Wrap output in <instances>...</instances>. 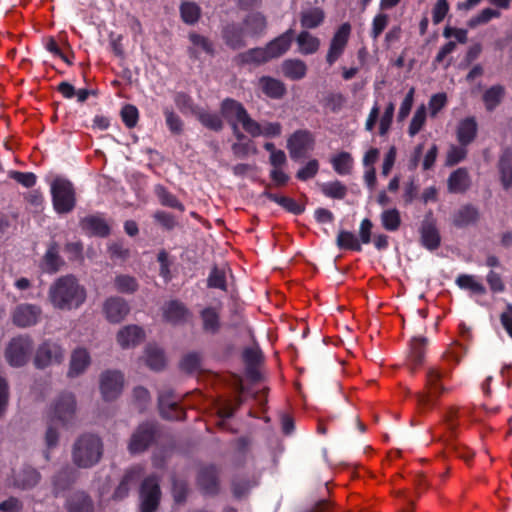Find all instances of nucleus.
Masks as SVG:
<instances>
[{
    "label": "nucleus",
    "mask_w": 512,
    "mask_h": 512,
    "mask_svg": "<svg viewBox=\"0 0 512 512\" xmlns=\"http://www.w3.org/2000/svg\"><path fill=\"white\" fill-rule=\"evenodd\" d=\"M48 298L54 308L72 310L80 307L86 300V290L78 279L67 274L57 278L50 286Z\"/></svg>",
    "instance_id": "nucleus-1"
},
{
    "label": "nucleus",
    "mask_w": 512,
    "mask_h": 512,
    "mask_svg": "<svg viewBox=\"0 0 512 512\" xmlns=\"http://www.w3.org/2000/svg\"><path fill=\"white\" fill-rule=\"evenodd\" d=\"M71 455L76 467L82 469L91 468L98 464L102 458L103 442L95 434H82L74 442Z\"/></svg>",
    "instance_id": "nucleus-2"
},
{
    "label": "nucleus",
    "mask_w": 512,
    "mask_h": 512,
    "mask_svg": "<svg viewBox=\"0 0 512 512\" xmlns=\"http://www.w3.org/2000/svg\"><path fill=\"white\" fill-rule=\"evenodd\" d=\"M451 369L440 366L431 367L426 373V391L415 393L417 405L422 410H430L436 405L437 398L446 391V388L440 382L442 379L449 377Z\"/></svg>",
    "instance_id": "nucleus-3"
},
{
    "label": "nucleus",
    "mask_w": 512,
    "mask_h": 512,
    "mask_svg": "<svg viewBox=\"0 0 512 512\" xmlns=\"http://www.w3.org/2000/svg\"><path fill=\"white\" fill-rule=\"evenodd\" d=\"M482 0H465L456 4L458 11H470L481 3ZM492 7H486L479 11L476 15L472 16L467 21V26L470 29H475L478 26L488 24L493 19H499L502 16L501 10H509L511 8L512 0H487Z\"/></svg>",
    "instance_id": "nucleus-4"
},
{
    "label": "nucleus",
    "mask_w": 512,
    "mask_h": 512,
    "mask_svg": "<svg viewBox=\"0 0 512 512\" xmlns=\"http://www.w3.org/2000/svg\"><path fill=\"white\" fill-rule=\"evenodd\" d=\"M50 193L57 214H68L76 207V190L69 179L56 176L50 183Z\"/></svg>",
    "instance_id": "nucleus-5"
},
{
    "label": "nucleus",
    "mask_w": 512,
    "mask_h": 512,
    "mask_svg": "<svg viewBox=\"0 0 512 512\" xmlns=\"http://www.w3.org/2000/svg\"><path fill=\"white\" fill-rule=\"evenodd\" d=\"M220 114L230 126L241 124L244 131L248 134L259 133V123L250 117L241 102L233 98L227 97L222 100L220 103Z\"/></svg>",
    "instance_id": "nucleus-6"
},
{
    "label": "nucleus",
    "mask_w": 512,
    "mask_h": 512,
    "mask_svg": "<svg viewBox=\"0 0 512 512\" xmlns=\"http://www.w3.org/2000/svg\"><path fill=\"white\" fill-rule=\"evenodd\" d=\"M76 418V399L72 393H61L53 400L48 409V420L52 424H59L68 428Z\"/></svg>",
    "instance_id": "nucleus-7"
},
{
    "label": "nucleus",
    "mask_w": 512,
    "mask_h": 512,
    "mask_svg": "<svg viewBox=\"0 0 512 512\" xmlns=\"http://www.w3.org/2000/svg\"><path fill=\"white\" fill-rule=\"evenodd\" d=\"M33 348L34 343L29 335H18L9 341L4 353L5 359L11 367H23L30 360Z\"/></svg>",
    "instance_id": "nucleus-8"
},
{
    "label": "nucleus",
    "mask_w": 512,
    "mask_h": 512,
    "mask_svg": "<svg viewBox=\"0 0 512 512\" xmlns=\"http://www.w3.org/2000/svg\"><path fill=\"white\" fill-rule=\"evenodd\" d=\"M65 359V349L54 340L43 341L36 349L33 364L37 369H45L61 364Z\"/></svg>",
    "instance_id": "nucleus-9"
},
{
    "label": "nucleus",
    "mask_w": 512,
    "mask_h": 512,
    "mask_svg": "<svg viewBox=\"0 0 512 512\" xmlns=\"http://www.w3.org/2000/svg\"><path fill=\"white\" fill-rule=\"evenodd\" d=\"M157 436V427L153 422H143L138 425L132 433L128 451L132 455L140 454L146 451L155 441Z\"/></svg>",
    "instance_id": "nucleus-10"
},
{
    "label": "nucleus",
    "mask_w": 512,
    "mask_h": 512,
    "mask_svg": "<svg viewBox=\"0 0 512 512\" xmlns=\"http://www.w3.org/2000/svg\"><path fill=\"white\" fill-rule=\"evenodd\" d=\"M161 498L159 480L155 475L146 477L140 486L141 512H156Z\"/></svg>",
    "instance_id": "nucleus-11"
},
{
    "label": "nucleus",
    "mask_w": 512,
    "mask_h": 512,
    "mask_svg": "<svg viewBox=\"0 0 512 512\" xmlns=\"http://www.w3.org/2000/svg\"><path fill=\"white\" fill-rule=\"evenodd\" d=\"M200 492L205 496H216L220 492L219 469L211 464L200 468L196 477Z\"/></svg>",
    "instance_id": "nucleus-12"
},
{
    "label": "nucleus",
    "mask_w": 512,
    "mask_h": 512,
    "mask_svg": "<svg viewBox=\"0 0 512 512\" xmlns=\"http://www.w3.org/2000/svg\"><path fill=\"white\" fill-rule=\"evenodd\" d=\"M124 376L119 371L107 370L101 374L100 390L104 400H115L122 392Z\"/></svg>",
    "instance_id": "nucleus-13"
},
{
    "label": "nucleus",
    "mask_w": 512,
    "mask_h": 512,
    "mask_svg": "<svg viewBox=\"0 0 512 512\" xmlns=\"http://www.w3.org/2000/svg\"><path fill=\"white\" fill-rule=\"evenodd\" d=\"M314 144L313 134L306 129L296 130L287 140V149L292 159L305 156Z\"/></svg>",
    "instance_id": "nucleus-14"
},
{
    "label": "nucleus",
    "mask_w": 512,
    "mask_h": 512,
    "mask_svg": "<svg viewBox=\"0 0 512 512\" xmlns=\"http://www.w3.org/2000/svg\"><path fill=\"white\" fill-rule=\"evenodd\" d=\"M42 309L40 306L30 303L19 304L12 312V322L20 328H27L38 323Z\"/></svg>",
    "instance_id": "nucleus-15"
},
{
    "label": "nucleus",
    "mask_w": 512,
    "mask_h": 512,
    "mask_svg": "<svg viewBox=\"0 0 512 512\" xmlns=\"http://www.w3.org/2000/svg\"><path fill=\"white\" fill-rule=\"evenodd\" d=\"M158 408L162 418L167 420H184L186 413L179 406L172 390L162 391L158 396Z\"/></svg>",
    "instance_id": "nucleus-16"
},
{
    "label": "nucleus",
    "mask_w": 512,
    "mask_h": 512,
    "mask_svg": "<svg viewBox=\"0 0 512 512\" xmlns=\"http://www.w3.org/2000/svg\"><path fill=\"white\" fill-rule=\"evenodd\" d=\"M65 266V260L60 255L59 244L52 240L42 256L39 268L46 274H56Z\"/></svg>",
    "instance_id": "nucleus-17"
},
{
    "label": "nucleus",
    "mask_w": 512,
    "mask_h": 512,
    "mask_svg": "<svg viewBox=\"0 0 512 512\" xmlns=\"http://www.w3.org/2000/svg\"><path fill=\"white\" fill-rule=\"evenodd\" d=\"M130 312L128 302L119 296H112L105 300L103 313L110 323H120Z\"/></svg>",
    "instance_id": "nucleus-18"
},
{
    "label": "nucleus",
    "mask_w": 512,
    "mask_h": 512,
    "mask_svg": "<svg viewBox=\"0 0 512 512\" xmlns=\"http://www.w3.org/2000/svg\"><path fill=\"white\" fill-rule=\"evenodd\" d=\"M79 226L90 237L106 238L111 233V227L100 215H88L80 219Z\"/></svg>",
    "instance_id": "nucleus-19"
},
{
    "label": "nucleus",
    "mask_w": 512,
    "mask_h": 512,
    "mask_svg": "<svg viewBox=\"0 0 512 512\" xmlns=\"http://www.w3.org/2000/svg\"><path fill=\"white\" fill-rule=\"evenodd\" d=\"M221 36L225 45L232 50H239L247 45L244 28L239 23L230 22L225 24L222 27Z\"/></svg>",
    "instance_id": "nucleus-20"
},
{
    "label": "nucleus",
    "mask_w": 512,
    "mask_h": 512,
    "mask_svg": "<svg viewBox=\"0 0 512 512\" xmlns=\"http://www.w3.org/2000/svg\"><path fill=\"white\" fill-rule=\"evenodd\" d=\"M421 244L426 249L433 251L439 248L441 244L440 233L436 223L432 218H425L420 227Z\"/></svg>",
    "instance_id": "nucleus-21"
},
{
    "label": "nucleus",
    "mask_w": 512,
    "mask_h": 512,
    "mask_svg": "<svg viewBox=\"0 0 512 512\" xmlns=\"http://www.w3.org/2000/svg\"><path fill=\"white\" fill-rule=\"evenodd\" d=\"M79 477L78 470L70 465L62 467L53 477V490L55 495L69 490Z\"/></svg>",
    "instance_id": "nucleus-22"
},
{
    "label": "nucleus",
    "mask_w": 512,
    "mask_h": 512,
    "mask_svg": "<svg viewBox=\"0 0 512 512\" xmlns=\"http://www.w3.org/2000/svg\"><path fill=\"white\" fill-rule=\"evenodd\" d=\"M294 39V30L288 29L278 37L268 42L265 46L270 60L284 55L291 47Z\"/></svg>",
    "instance_id": "nucleus-23"
},
{
    "label": "nucleus",
    "mask_w": 512,
    "mask_h": 512,
    "mask_svg": "<svg viewBox=\"0 0 512 512\" xmlns=\"http://www.w3.org/2000/svg\"><path fill=\"white\" fill-rule=\"evenodd\" d=\"M91 358L85 348H76L72 351L67 376L76 378L83 374L90 365Z\"/></svg>",
    "instance_id": "nucleus-24"
},
{
    "label": "nucleus",
    "mask_w": 512,
    "mask_h": 512,
    "mask_svg": "<svg viewBox=\"0 0 512 512\" xmlns=\"http://www.w3.org/2000/svg\"><path fill=\"white\" fill-rule=\"evenodd\" d=\"M144 338L145 332L138 325H127L117 333V342L124 349L140 344Z\"/></svg>",
    "instance_id": "nucleus-25"
},
{
    "label": "nucleus",
    "mask_w": 512,
    "mask_h": 512,
    "mask_svg": "<svg viewBox=\"0 0 512 512\" xmlns=\"http://www.w3.org/2000/svg\"><path fill=\"white\" fill-rule=\"evenodd\" d=\"M480 213L472 204L461 206L452 216V224L457 228H465L478 222Z\"/></svg>",
    "instance_id": "nucleus-26"
},
{
    "label": "nucleus",
    "mask_w": 512,
    "mask_h": 512,
    "mask_svg": "<svg viewBox=\"0 0 512 512\" xmlns=\"http://www.w3.org/2000/svg\"><path fill=\"white\" fill-rule=\"evenodd\" d=\"M242 26L246 36L259 37L267 28V20L261 12H252L244 17Z\"/></svg>",
    "instance_id": "nucleus-27"
},
{
    "label": "nucleus",
    "mask_w": 512,
    "mask_h": 512,
    "mask_svg": "<svg viewBox=\"0 0 512 512\" xmlns=\"http://www.w3.org/2000/svg\"><path fill=\"white\" fill-rule=\"evenodd\" d=\"M259 87L265 96L276 100L283 98L287 92L285 84L271 76L260 77Z\"/></svg>",
    "instance_id": "nucleus-28"
},
{
    "label": "nucleus",
    "mask_w": 512,
    "mask_h": 512,
    "mask_svg": "<svg viewBox=\"0 0 512 512\" xmlns=\"http://www.w3.org/2000/svg\"><path fill=\"white\" fill-rule=\"evenodd\" d=\"M471 184L470 176L466 168H458L453 171L447 180V187L450 193H464Z\"/></svg>",
    "instance_id": "nucleus-29"
},
{
    "label": "nucleus",
    "mask_w": 512,
    "mask_h": 512,
    "mask_svg": "<svg viewBox=\"0 0 512 512\" xmlns=\"http://www.w3.org/2000/svg\"><path fill=\"white\" fill-rule=\"evenodd\" d=\"M67 512H94V505L91 497L85 492L73 493L66 502Z\"/></svg>",
    "instance_id": "nucleus-30"
},
{
    "label": "nucleus",
    "mask_w": 512,
    "mask_h": 512,
    "mask_svg": "<svg viewBox=\"0 0 512 512\" xmlns=\"http://www.w3.org/2000/svg\"><path fill=\"white\" fill-rule=\"evenodd\" d=\"M235 61L238 65H260L270 61V58L265 47H255L239 53Z\"/></svg>",
    "instance_id": "nucleus-31"
},
{
    "label": "nucleus",
    "mask_w": 512,
    "mask_h": 512,
    "mask_svg": "<svg viewBox=\"0 0 512 512\" xmlns=\"http://www.w3.org/2000/svg\"><path fill=\"white\" fill-rule=\"evenodd\" d=\"M202 329L206 333L216 334L221 328L220 314L216 307L208 306L200 311Z\"/></svg>",
    "instance_id": "nucleus-32"
},
{
    "label": "nucleus",
    "mask_w": 512,
    "mask_h": 512,
    "mask_svg": "<svg viewBox=\"0 0 512 512\" xmlns=\"http://www.w3.org/2000/svg\"><path fill=\"white\" fill-rule=\"evenodd\" d=\"M498 171L500 182L504 190L512 187V151L506 149L501 154L498 161Z\"/></svg>",
    "instance_id": "nucleus-33"
},
{
    "label": "nucleus",
    "mask_w": 512,
    "mask_h": 512,
    "mask_svg": "<svg viewBox=\"0 0 512 512\" xmlns=\"http://www.w3.org/2000/svg\"><path fill=\"white\" fill-rule=\"evenodd\" d=\"M477 135V123L474 117L463 119L457 128V140L461 146H467L474 141Z\"/></svg>",
    "instance_id": "nucleus-34"
},
{
    "label": "nucleus",
    "mask_w": 512,
    "mask_h": 512,
    "mask_svg": "<svg viewBox=\"0 0 512 512\" xmlns=\"http://www.w3.org/2000/svg\"><path fill=\"white\" fill-rule=\"evenodd\" d=\"M283 75L293 81L303 79L307 74V65L300 59H286L281 65Z\"/></svg>",
    "instance_id": "nucleus-35"
},
{
    "label": "nucleus",
    "mask_w": 512,
    "mask_h": 512,
    "mask_svg": "<svg viewBox=\"0 0 512 512\" xmlns=\"http://www.w3.org/2000/svg\"><path fill=\"white\" fill-rule=\"evenodd\" d=\"M200 124L214 132H220L224 128L223 117L216 112H210L206 109L199 108L194 115Z\"/></svg>",
    "instance_id": "nucleus-36"
},
{
    "label": "nucleus",
    "mask_w": 512,
    "mask_h": 512,
    "mask_svg": "<svg viewBox=\"0 0 512 512\" xmlns=\"http://www.w3.org/2000/svg\"><path fill=\"white\" fill-rule=\"evenodd\" d=\"M188 314L186 306L178 300L169 301L164 308V318L166 321L177 324L185 320Z\"/></svg>",
    "instance_id": "nucleus-37"
},
{
    "label": "nucleus",
    "mask_w": 512,
    "mask_h": 512,
    "mask_svg": "<svg viewBox=\"0 0 512 512\" xmlns=\"http://www.w3.org/2000/svg\"><path fill=\"white\" fill-rule=\"evenodd\" d=\"M324 19V10L319 7L303 10L300 15L301 26L305 29L317 28L323 23Z\"/></svg>",
    "instance_id": "nucleus-38"
},
{
    "label": "nucleus",
    "mask_w": 512,
    "mask_h": 512,
    "mask_svg": "<svg viewBox=\"0 0 512 512\" xmlns=\"http://www.w3.org/2000/svg\"><path fill=\"white\" fill-rule=\"evenodd\" d=\"M504 96L505 89L502 85L497 84L488 88L482 96L486 110L489 112L494 111L502 102Z\"/></svg>",
    "instance_id": "nucleus-39"
},
{
    "label": "nucleus",
    "mask_w": 512,
    "mask_h": 512,
    "mask_svg": "<svg viewBox=\"0 0 512 512\" xmlns=\"http://www.w3.org/2000/svg\"><path fill=\"white\" fill-rule=\"evenodd\" d=\"M336 245L340 250L362 251V245L356 235L348 230H340L336 238Z\"/></svg>",
    "instance_id": "nucleus-40"
},
{
    "label": "nucleus",
    "mask_w": 512,
    "mask_h": 512,
    "mask_svg": "<svg viewBox=\"0 0 512 512\" xmlns=\"http://www.w3.org/2000/svg\"><path fill=\"white\" fill-rule=\"evenodd\" d=\"M171 493L173 500L176 504L182 505L187 501L188 495L190 493V488L188 481L184 478H178L173 475L171 477Z\"/></svg>",
    "instance_id": "nucleus-41"
},
{
    "label": "nucleus",
    "mask_w": 512,
    "mask_h": 512,
    "mask_svg": "<svg viewBox=\"0 0 512 512\" xmlns=\"http://www.w3.org/2000/svg\"><path fill=\"white\" fill-rule=\"evenodd\" d=\"M181 20L188 25L196 24L201 17V8L191 1H183L179 6Z\"/></svg>",
    "instance_id": "nucleus-42"
},
{
    "label": "nucleus",
    "mask_w": 512,
    "mask_h": 512,
    "mask_svg": "<svg viewBox=\"0 0 512 512\" xmlns=\"http://www.w3.org/2000/svg\"><path fill=\"white\" fill-rule=\"evenodd\" d=\"M331 164L337 174L349 175L353 169V158L349 152L342 151L332 157Z\"/></svg>",
    "instance_id": "nucleus-43"
},
{
    "label": "nucleus",
    "mask_w": 512,
    "mask_h": 512,
    "mask_svg": "<svg viewBox=\"0 0 512 512\" xmlns=\"http://www.w3.org/2000/svg\"><path fill=\"white\" fill-rule=\"evenodd\" d=\"M138 473L134 470H128L122 477L119 485L113 492L114 500H123L129 494L131 486L137 481Z\"/></svg>",
    "instance_id": "nucleus-44"
},
{
    "label": "nucleus",
    "mask_w": 512,
    "mask_h": 512,
    "mask_svg": "<svg viewBox=\"0 0 512 512\" xmlns=\"http://www.w3.org/2000/svg\"><path fill=\"white\" fill-rule=\"evenodd\" d=\"M296 41L299 46V51L303 55L315 53L320 46L319 39L317 37L312 36L307 31H301L298 34Z\"/></svg>",
    "instance_id": "nucleus-45"
},
{
    "label": "nucleus",
    "mask_w": 512,
    "mask_h": 512,
    "mask_svg": "<svg viewBox=\"0 0 512 512\" xmlns=\"http://www.w3.org/2000/svg\"><path fill=\"white\" fill-rule=\"evenodd\" d=\"M145 362L152 370H161L165 364V356L162 349L148 345L145 349Z\"/></svg>",
    "instance_id": "nucleus-46"
},
{
    "label": "nucleus",
    "mask_w": 512,
    "mask_h": 512,
    "mask_svg": "<svg viewBox=\"0 0 512 512\" xmlns=\"http://www.w3.org/2000/svg\"><path fill=\"white\" fill-rule=\"evenodd\" d=\"M320 190L326 197L338 200L344 199L348 192L346 185L339 180L322 183Z\"/></svg>",
    "instance_id": "nucleus-47"
},
{
    "label": "nucleus",
    "mask_w": 512,
    "mask_h": 512,
    "mask_svg": "<svg viewBox=\"0 0 512 512\" xmlns=\"http://www.w3.org/2000/svg\"><path fill=\"white\" fill-rule=\"evenodd\" d=\"M456 284L459 288L464 290H470L472 293L477 295L486 294L485 286L478 282L473 275L460 274L456 278Z\"/></svg>",
    "instance_id": "nucleus-48"
},
{
    "label": "nucleus",
    "mask_w": 512,
    "mask_h": 512,
    "mask_svg": "<svg viewBox=\"0 0 512 512\" xmlns=\"http://www.w3.org/2000/svg\"><path fill=\"white\" fill-rule=\"evenodd\" d=\"M427 343L428 339L426 337H415L411 341L410 359L416 367L420 366L424 361Z\"/></svg>",
    "instance_id": "nucleus-49"
},
{
    "label": "nucleus",
    "mask_w": 512,
    "mask_h": 512,
    "mask_svg": "<svg viewBox=\"0 0 512 512\" xmlns=\"http://www.w3.org/2000/svg\"><path fill=\"white\" fill-rule=\"evenodd\" d=\"M114 286L118 292L124 294H133L139 288L137 279L126 274L117 275L114 279Z\"/></svg>",
    "instance_id": "nucleus-50"
},
{
    "label": "nucleus",
    "mask_w": 512,
    "mask_h": 512,
    "mask_svg": "<svg viewBox=\"0 0 512 512\" xmlns=\"http://www.w3.org/2000/svg\"><path fill=\"white\" fill-rule=\"evenodd\" d=\"M382 227L390 232L397 231L401 225L400 212L396 208L384 210L381 215Z\"/></svg>",
    "instance_id": "nucleus-51"
},
{
    "label": "nucleus",
    "mask_w": 512,
    "mask_h": 512,
    "mask_svg": "<svg viewBox=\"0 0 512 512\" xmlns=\"http://www.w3.org/2000/svg\"><path fill=\"white\" fill-rule=\"evenodd\" d=\"M156 194L158 196V199L161 203V205L177 209L181 212L185 210L184 205L178 200V198L169 192L165 187L163 186H157L156 187Z\"/></svg>",
    "instance_id": "nucleus-52"
},
{
    "label": "nucleus",
    "mask_w": 512,
    "mask_h": 512,
    "mask_svg": "<svg viewBox=\"0 0 512 512\" xmlns=\"http://www.w3.org/2000/svg\"><path fill=\"white\" fill-rule=\"evenodd\" d=\"M163 114L169 131L174 135L182 134L184 130V122L182 121L180 116L169 107H165L163 109Z\"/></svg>",
    "instance_id": "nucleus-53"
},
{
    "label": "nucleus",
    "mask_w": 512,
    "mask_h": 512,
    "mask_svg": "<svg viewBox=\"0 0 512 512\" xmlns=\"http://www.w3.org/2000/svg\"><path fill=\"white\" fill-rule=\"evenodd\" d=\"M174 103L182 113L189 112L195 115V111L200 108L194 104L193 98L185 92H177L174 95Z\"/></svg>",
    "instance_id": "nucleus-54"
},
{
    "label": "nucleus",
    "mask_w": 512,
    "mask_h": 512,
    "mask_svg": "<svg viewBox=\"0 0 512 512\" xmlns=\"http://www.w3.org/2000/svg\"><path fill=\"white\" fill-rule=\"evenodd\" d=\"M243 361L249 371L256 368L263 360V354L259 347H246L242 353Z\"/></svg>",
    "instance_id": "nucleus-55"
},
{
    "label": "nucleus",
    "mask_w": 512,
    "mask_h": 512,
    "mask_svg": "<svg viewBox=\"0 0 512 512\" xmlns=\"http://www.w3.org/2000/svg\"><path fill=\"white\" fill-rule=\"evenodd\" d=\"M207 286L209 288L227 291L226 275L224 270H221L217 266H214L211 269L210 274L208 276Z\"/></svg>",
    "instance_id": "nucleus-56"
},
{
    "label": "nucleus",
    "mask_w": 512,
    "mask_h": 512,
    "mask_svg": "<svg viewBox=\"0 0 512 512\" xmlns=\"http://www.w3.org/2000/svg\"><path fill=\"white\" fill-rule=\"evenodd\" d=\"M120 115L122 122L127 128L131 129L137 125L139 120V111L135 105H124L121 109Z\"/></svg>",
    "instance_id": "nucleus-57"
},
{
    "label": "nucleus",
    "mask_w": 512,
    "mask_h": 512,
    "mask_svg": "<svg viewBox=\"0 0 512 512\" xmlns=\"http://www.w3.org/2000/svg\"><path fill=\"white\" fill-rule=\"evenodd\" d=\"M425 121H426V108L424 105H422L417 108V110L415 111V113L411 119V122H410V125L408 128V134L411 137H414L416 134H418L419 131L422 129L423 125L425 124Z\"/></svg>",
    "instance_id": "nucleus-58"
},
{
    "label": "nucleus",
    "mask_w": 512,
    "mask_h": 512,
    "mask_svg": "<svg viewBox=\"0 0 512 512\" xmlns=\"http://www.w3.org/2000/svg\"><path fill=\"white\" fill-rule=\"evenodd\" d=\"M108 253L112 260L126 261L130 257V249L122 241H116L108 245Z\"/></svg>",
    "instance_id": "nucleus-59"
},
{
    "label": "nucleus",
    "mask_w": 512,
    "mask_h": 512,
    "mask_svg": "<svg viewBox=\"0 0 512 512\" xmlns=\"http://www.w3.org/2000/svg\"><path fill=\"white\" fill-rule=\"evenodd\" d=\"M394 111H395V105L393 102H390L386 106L385 111L380 118L379 134L381 136H385L388 133V131L392 125V122H393Z\"/></svg>",
    "instance_id": "nucleus-60"
},
{
    "label": "nucleus",
    "mask_w": 512,
    "mask_h": 512,
    "mask_svg": "<svg viewBox=\"0 0 512 512\" xmlns=\"http://www.w3.org/2000/svg\"><path fill=\"white\" fill-rule=\"evenodd\" d=\"M351 33V25L349 23H343L334 33L331 42L334 45L346 48Z\"/></svg>",
    "instance_id": "nucleus-61"
},
{
    "label": "nucleus",
    "mask_w": 512,
    "mask_h": 512,
    "mask_svg": "<svg viewBox=\"0 0 512 512\" xmlns=\"http://www.w3.org/2000/svg\"><path fill=\"white\" fill-rule=\"evenodd\" d=\"M486 282L492 293H502L505 291L506 287L502 276L492 269L486 275Z\"/></svg>",
    "instance_id": "nucleus-62"
},
{
    "label": "nucleus",
    "mask_w": 512,
    "mask_h": 512,
    "mask_svg": "<svg viewBox=\"0 0 512 512\" xmlns=\"http://www.w3.org/2000/svg\"><path fill=\"white\" fill-rule=\"evenodd\" d=\"M319 171V162L317 159L310 160L304 167L298 170L296 178L300 181H307L316 176Z\"/></svg>",
    "instance_id": "nucleus-63"
},
{
    "label": "nucleus",
    "mask_w": 512,
    "mask_h": 512,
    "mask_svg": "<svg viewBox=\"0 0 512 512\" xmlns=\"http://www.w3.org/2000/svg\"><path fill=\"white\" fill-rule=\"evenodd\" d=\"M450 6L447 0H437L432 8V21L435 25L440 24L449 12Z\"/></svg>",
    "instance_id": "nucleus-64"
}]
</instances>
